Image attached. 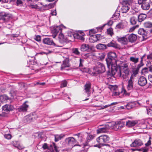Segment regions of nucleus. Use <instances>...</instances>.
<instances>
[{
    "label": "nucleus",
    "instance_id": "6",
    "mask_svg": "<svg viewBox=\"0 0 152 152\" xmlns=\"http://www.w3.org/2000/svg\"><path fill=\"white\" fill-rule=\"evenodd\" d=\"M152 5V2L151 0H145L141 5L142 9L144 10L149 9L151 5Z\"/></svg>",
    "mask_w": 152,
    "mask_h": 152
},
{
    "label": "nucleus",
    "instance_id": "1",
    "mask_svg": "<svg viewBox=\"0 0 152 152\" xmlns=\"http://www.w3.org/2000/svg\"><path fill=\"white\" fill-rule=\"evenodd\" d=\"M109 137L107 135L103 134L99 136L96 139V141L99 144L98 145L97 147L100 148L101 145H109L108 144H106V143L109 142Z\"/></svg>",
    "mask_w": 152,
    "mask_h": 152
},
{
    "label": "nucleus",
    "instance_id": "64",
    "mask_svg": "<svg viewBox=\"0 0 152 152\" xmlns=\"http://www.w3.org/2000/svg\"><path fill=\"white\" fill-rule=\"evenodd\" d=\"M148 148H145L142 149V152H148Z\"/></svg>",
    "mask_w": 152,
    "mask_h": 152
},
{
    "label": "nucleus",
    "instance_id": "10",
    "mask_svg": "<svg viewBox=\"0 0 152 152\" xmlns=\"http://www.w3.org/2000/svg\"><path fill=\"white\" fill-rule=\"evenodd\" d=\"M43 43L47 45H53L55 47H56V44L54 43L53 40L49 38H46L43 39Z\"/></svg>",
    "mask_w": 152,
    "mask_h": 152
},
{
    "label": "nucleus",
    "instance_id": "55",
    "mask_svg": "<svg viewBox=\"0 0 152 152\" xmlns=\"http://www.w3.org/2000/svg\"><path fill=\"white\" fill-rule=\"evenodd\" d=\"M73 53L77 55H79L80 53L78 49L77 48H75L73 50Z\"/></svg>",
    "mask_w": 152,
    "mask_h": 152
},
{
    "label": "nucleus",
    "instance_id": "35",
    "mask_svg": "<svg viewBox=\"0 0 152 152\" xmlns=\"http://www.w3.org/2000/svg\"><path fill=\"white\" fill-rule=\"evenodd\" d=\"M137 123V121H128L126 122V126L129 127L133 126L135 125Z\"/></svg>",
    "mask_w": 152,
    "mask_h": 152
},
{
    "label": "nucleus",
    "instance_id": "28",
    "mask_svg": "<svg viewBox=\"0 0 152 152\" xmlns=\"http://www.w3.org/2000/svg\"><path fill=\"white\" fill-rule=\"evenodd\" d=\"M147 31L143 28H140L138 31V34L142 35V37L144 38V37H146L147 34Z\"/></svg>",
    "mask_w": 152,
    "mask_h": 152
},
{
    "label": "nucleus",
    "instance_id": "58",
    "mask_svg": "<svg viewBox=\"0 0 152 152\" xmlns=\"http://www.w3.org/2000/svg\"><path fill=\"white\" fill-rule=\"evenodd\" d=\"M142 73H147L148 72V69L147 68H145L143 69L142 70Z\"/></svg>",
    "mask_w": 152,
    "mask_h": 152
},
{
    "label": "nucleus",
    "instance_id": "21",
    "mask_svg": "<svg viewBox=\"0 0 152 152\" xmlns=\"http://www.w3.org/2000/svg\"><path fill=\"white\" fill-rule=\"evenodd\" d=\"M27 102V101L25 102L22 105L18 108L19 111L20 112H25L27 111L28 107V105L26 104Z\"/></svg>",
    "mask_w": 152,
    "mask_h": 152
},
{
    "label": "nucleus",
    "instance_id": "39",
    "mask_svg": "<svg viewBox=\"0 0 152 152\" xmlns=\"http://www.w3.org/2000/svg\"><path fill=\"white\" fill-rule=\"evenodd\" d=\"M119 12H118L116 11L115 13L112 16V18H114V20H115L117 19L120 16L119 13H118Z\"/></svg>",
    "mask_w": 152,
    "mask_h": 152
},
{
    "label": "nucleus",
    "instance_id": "9",
    "mask_svg": "<svg viewBox=\"0 0 152 152\" xmlns=\"http://www.w3.org/2000/svg\"><path fill=\"white\" fill-rule=\"evenodd\" d=\"M91 86V83L89 82H87L84 86L85 92L87 94L88 97L90 96Z\"/></svg>",
    "mask_w": 152,
    "mask_h": 152
},
{
    "label": "nucleus",
    "instance_id": "25",
    "mask_svg": "<svg viewBox=\"0 0 152 152\" xmlns=\"http://www.w3.org/2000/svg\"><path fill=\"white\" fill-rule=\"evenodd\" d=\"M129 7L128 4H123L121 11L123 13H126L129 10Z\"/></svg>",
    "mask_w": 152,
    "mask_h": 152
},
{
    "label": "nucleus",
    "instance_id": "60",
    "mask_svg": "<svg viewBox=\"0 0 152 152\" xmlns=\"http://www.w3.org/2000/svg\"><path fill=\"white\" fill-rule=\"evenodd\" d=\"M51 13L53 15H56V10H52Z\"/></svg>",
    "mask_w": 152,
    "mask_h": 152
},
{
    "label": "nucleus",
    "instance_id": "15",
    "mask_svg": "<svg viewBox=\"0 0 152 152\" xmlns=\"http://www.w3.org/2000/svg\"><path fill=\"white\" fill-rule=\"evenodd\" d=\"M12 98L8 97L6 94L2 95H0V102L2 103L6 102L8 100Z\"/></svg>",
    "mask_w": 152,
    "mask_h": 152
},
{
    "label": "nucleus",
    "instance_id": "47",
    "mask_svg": "<svg viewBox=\"0 0 152 152\" xmlns=\"http://www.w3.org/2000/svg\"><path fill=\"white\" fill-rule=\"evenodd\" d=\"M12 23L10 22H6V27L10 29L12 27Z\"/></svg>",
    "mask_w": 152,
    "mask_h": 152
},
{
    "label": "nucleus",
    "instance_id": "46",
    "mask_svg": "<svg viewBox=\"0 0 152 152\" xmlns=\"http://www.w3.org/2000/svg\"><path fill=\"white\" fill-rule=\"evenodd\" d=\"M128 64L127 63H123L121 65V68L123 69L128 68Z\"/></svg>",
    "mask_w": 152,
    "mask_h": 152
},
{
    "label": "nucleus",
    "instance_id": "19",
    "mask_svg": "<svg viewBox=\"0 0 152 152\" xmlns=\"http://www.w3.org/2000/svg\"><path fill=\"white\" fill-rule=\"evenodd\" d=\"M66 142H67L69 145H72L77 142L76 140L72 137H69L66 138Z\"/></svg>",
    "mask_w": 152,
    "mask_h": 152
},
{
    "label": "nucleus",
    "instance_id": "37",
    "mask_svg": "<svg viewBox=\"0 0 152 152\" xmlns=\"http://www.w3.org/2000/svg\"><path fill=\"white\" fill-rule=\"evenodd\" d=\"M107 46L109 47H112L114 48H117L118 47V45L117 43L115 42H111L109 43H108L106 45Z\"/></svg>",
    "mask_w": 152,
    "mask_h": 152
},
{
    "label": "nucleus",
    "instance_id": "11",
    "mask_svg": "<svg viewBox=\"0 0 152 152\" xmlns=\"http://www.w3.org/2000/svg\"><path fill=\"white\" fill-rule=\"evenodd\" d=\"M2 20L4 22H7L12 18L11 14L8 13L2 12Z\"/></svg>",
    "mask_w": 152,
    "mask_h": 152
},
{
    "label": "nucleus",
    "instance_id": "14",
    "mask_svg": "<svg viewBox=\"0 0 152 152\" xmlns=\"http://www.w3.org/2000/svg\"><path fill=\"white\" fill-rule=\"evenodd\" d=\"M33 114H30L25 117L24 121L26 123H29L35 118V117Z\"/></svg>",
    "mask_w": 152,
    "mask_h": 152
},
{
    "label": "nucleus",
    "instance_id": "41",
    "mask_svg": "<svg viewBox=\"0 0 152 152\" xmlns=\"http://www.w3.org/2000/svg\"><path fill=\"white\" fill-rule=\"evenodd\" d=\"M109 88L113 92L118 90V87L116 86H110Z\"/></svg>",
    "mask_w": 152,
    "mask_h": 152
},
{
    "label": "nucleus",
    "instance_id": "57",
    "mask_svg": "<svg viewBox=\"0 0 152 152\" xmlns=\"http://www.w3.org/2000/svg\"><path fill=\"white\" fill-rule=\"evenodd\" d=\"M151 139V137H150L149 138V140L148 141V142L146 143L145 144V145L146 146H149V145H151V142L150 140Z\"/></svg>",
    "mask_w": 152,
    "mask_h": 152
},
{
    "label": "nucleus",
    "instance_id": "2",
    "mask_svg": "<svg viewBox=\"0 0 152 152\" xmlns=\"http://www.w3.org/2000/svg\"><path fill=\"white\" fill-rule=\"evenodd\" d=\"M105 70L104 64L100 62H97L95 66L93 68L94 72L96 74L103 73Z\"/></svg>",
    "mask_w": 152,
    "mask_h": 152
},
{
    "label": "nucleus",
    "instance_id": "51",
    "mask_svg": "<svg viewBox=\"0 0 152 152\" xmlns=\"http://www.w3.org/2000/svg\"><path fill=\"white\" fill-rule=\"evenodd\" d=\"M4 136L5 138L7 139H10L11 138V136L10 134H5Z\"/></svg>",
    "mask_w": 152,
    "mask_h": 152
},
{
    "label": "nucleus",
    "instance_id": "3",
    "mask_svg": "<svg viewBox=\"0 0 152 152\" xmlns=\"http://www.w3.org/2000/svg\"><path fill=\"white\" fill-rule=\"evenodd\" d=\"M110 69V68L111 69V71L110 72V71L107 72V75H108L110 76H113L115 74H117V75L118 77H121L122 75L121 71L120 70V69H118H118L115 67V66L113 64H111L110 67H108Z\"/></svg>",
    "mask_w": 152,
    "mask_h": 152
},
{
    "label": "nucleus",
    "instance_id": "56",
    "mask_svg": "<svg viewBox=\"0 0 152 152\" xmlns=\"http://www.w3.org/2000/svg\"><path fill=\"white\" fill-rule=\"evenodd\" d=\"M147 58L149 60H152V52L147 56Z\"/></svg>",
    "mask_w": 152,
    "mask_h": 152
},
{
    "label": "nucleus",
    "instance_id": "20",
    "mask_svg": "<svg viewBox=\"0 0 152 152\" xmlns=\"http://www.w3.org/2000/svg\"><path fill=\"white\" fill-rule=\"evenodd\" d=\"M143 143L140 139H136L131 145V147H137L142 145Z\"/></svg>",
    "mask_w": 152,
    "mask_h": 152
},
{
    "label": "nucleus",
    "instance_id": "7",
    "mask_svg": "<svg viewBox=\"0 0 152 152\" xmlns=\"http://www.w3.org/2000/svg\"><path fill=\"white\" fill-rule=\"evenodd\" d=\"M62 29L60 26H57L56 27H54L53 29L51 31L52 36L53 38H55L57 34L59 33H61Z\"/></svg>",
    "mask_w": 152,
    "mask_h": 152
},
{
    "label": "nucleus",
    "instance_id": "54",
    "mask_svg": "<svg viewBox=\"0 0 152 152\" xmlns=\"http://www.w3.org/2000/svg\"><path fill=\"white\" fill-rule=\"evenodd\" d=\"M34 39L36 41L39 42L41 39V37L39 35H37L34 38Z\"/></svg>",
    "mask_w": 152,
    "mask_h": 152
},
{
    "label": "nucleus",
    "instance_id": "26",
    "mask_svg": "<svg viewBox=\"0 0 152 152\" xmlns=\"http://www.w3.org/2000/svg\"><path fill=\"white\" fill-rule=\"evenodd\" d=\"M117 40L119 42L124 45L126 44L128 42L127 39L126 37H118Z\"/></svg>",
    "mask_w": 152,
    "mask_h": 152
},
{
    "label": "nucleus",
    "instance_id": "45",
    "mask_svg": "<svg viewBox=\"0 0 152 152\" xmlns=\"http://www.w3.org/2000/svg\"><path fill=\"white\" fill-rule=\"evenodd\" d=\"M94 137V136L91 135H88L86 138L87 142H89L90 140H92Z\"/></svg>",
    "mask_w": 152,
    "mask_h": 152
},
{
    "label": "nucleus",
    "instance_id": "29",
    "mask_svg": "<svg viewBox=\"0 0 152 152\" xmlns=\"http://www.w3.org/2000/svg\"><path fill=\"white\" fill-rule=\"evenodd\" d=\"M128 39L130 42H134L137 39V36L134 34H131L129 35Z\"/></svg>",
    "mask_w": 152,
    "mask_h": 152
},
{
    "label": "nucleus",
    "instance_id": "49",
    "mask_svg": "<svg viewBox=\"0 0 152 152\" xmlns=\"http://www.w3.org/2000/svg\"><path fill=\"white\" fill-rule=\"evenodd\" d=\"M67 84V81L66 80L62 81L61 84V87H64L66 86Z\"/></svg>",
    "mask_w": 152,
    "mask_h": 152
},
{
    "label": "nucleus",
    "instance_id": "62",
    "mask_svg": "<svg viewBox=\"0 0 152 152\" xmlns=\"http://www.w3.org/2000/svg\"><path fill=\"white\" fill-rule=\"evenodd\" d=\"M145 0H138V4H142L143 3L144 1H145Z\"/></svg>",
    "mask_w": 152,
    "mask_h": 152
},
{
    "label": "nucleus",
    "instance_id": "34",
    "mask_svg": "<svg viewBox=\"0 0 152 152\" xmlns=\"http://www.w3.org/2000/svg\"><path fill=\"white\" fill-rule=\"evenodd\" d=\"M96 48L98 49L102 50L106 49L107 48V45H106L99 44H97L96 46Z\"/></svg>",
    "mask_w": 152,
    "mask_h": 152
},
{
    "label": "nucleus",
    "instance_id": "52",
    "mask_svg": "<svg viewBox=\"0 0 152 152\" xmlns=\"http://www.w3.org/2000/svg\"><path fill=\"white\" fill-rule=\"evenodd\" d=\"M138 69H136L133 71L132 74L136 76V75L138 73Z\"/></svg>",
    "mask_w": 152,
    "mask_h": 152
},
{
    "label": "nucleus",
    "instance_id": "18",
    "mask_svg": "<svg viewBox=\"0 0 152 152\" xmlns=\"http://www.w3.org/2000/svg\"><path fill=\"white\" fill-rule=\"evenodd\" d=\"M69 60L68 59H66L63 61V63L61 65V70L65 69L66 67H68L69 66Z\"/></svg>",
    "mask_w": 152,
    "mask_h": 152
},
{
    "label": "nucleus",
    "instance_id": "36",
    "mask_svg": "<svg viewBox=\"0 0 152 152\" xmlns=\"http://www.w3.org/2000/svg\"><path fill=\"white\" fill-rule=\"evenodd\" d=\"M139 58L136 57L135 56H131L130 57V61L134 64H136L138 62Z\"/></svg>",
    "mask_w": 152,
    "mask_h": 152
},
{
    "label": "nucleus",
    "instance_id": "33",
    "mask_svg": "<svg viewBox=\"0 0 152 152\" xmlns=\"http://www.w3.org/2000/svg\"><path fill=\"white\" fill-rule=\"evenodd\" d=\"M89 49V45L88 44H84L81 45L80 48V50L82 51H85Z\"/></svg>",
    "mask_w": 152,
    "mask_h": 152
},
{
    "label": "nucleus",
    "instance_id": "42",
    "mask_svg": "<svg viewBox=\"0 0 152 152\" xmlns=\"http://www.w3.org/2000/svg\"><path fill=\"white\" fill-rule=\"evenodd\" d=\"M107 34L112 36L114 34L113 29L112 28L108 29L107 31Z\"/></svg>",
    "mask_w": 152,
    "mask_h": 152
},
{
    "label": "nucleus",
    "instance_id": "24",
    "mask_svg": "<svg viewBox=\"0 0 152 152\" xmlns=\"http://www.w3.org/2000/svg\"><path fill=\"white\" fill-rule=\"evenodd\" d=\"M125 124V122L122 121H118L116 122L115 127L118 129H120L123 127Z\"/></svg>",
    "mask_w": 152,
    "mask_h": 152
},
{
    "label": "nucleus",
    "instance_id": "59",
    "mask_svg": "<svg viewBox=\"0 0 152 152\" xmlns=\"http://www.w3.org/2000/svg\"><path fill=\"white\" fill-rule=\"evenodd\" d=\"M136 76L134 75L133 74H132L130 77V79L128 80H131L132 81L134 82V78Z\"/></svg>",
    "mask_w": 152,
    "mask_h": 152
},
{
    "label": "nucleus",
    "instance_id": "16",
    "mask_svg": "<svg viewBox=\"0 0 152 152\" xmlns=\"http://www.w3.org/2000/svg\"><path fill=\"white\" fill-rule=\"evenodd\" d=\"M121 77L123 79H126V77H128L129 76V70L128 68L123 69L122 71Z\"/></svg>",
    "mask_w": 152,
    "mask_h": 152
},
{
    "label": "nucleus",
    "instance_id": "32",
    "mask_svg": "<svg viewBox=\"0 0 152 152\" xmlns=\"http://www.w3.org/2000/svg\"><path fill=\"white\" fill-rule=\"evenodd\" d=\"M73 36L74 38L80 39L82 41H84L85 39L83 34L81 35L78 33H76L74 34Z\"/></svg>",
    "mask_w": 152,
    "mask_h": 152
},
{
    "label": "nucleus",
    "instance_id": "22",
    "mask_svg": "<svg viewBox=\"0 0 152 152\" xmlns=\"http://www.w3.org/2000/svg\"><path fill=\"white\" fill-rule=\"evenodd\" d=\"M127 24V22L125 21H122L119 23L116 26L115 28L117 29H122L124 28Z\"/></svg>",
    "mask_w": 152,
    "mask_h": 152
},
{
    "label": "nucleus",
    "instance_id": "13",
    "mask_svg": "<svg viewBox=\"0 0 152 152\" xmlns=\"http://www.w3.org/2000/svg\"><path fill=\"white\" fill-rule=\"evenodd\" d=\"M3 111L6 112H9L13 110L14 108L13 105L10 104H6L2 107Z\"/></svg>",
    "mask_w": 152,
    "mask_h": 152
},
{
    "label": "nucleus",
    "instance_id": "44",
    "mask_svg": "<svg viewBox=\"0 0 152 152\" xmlns=\"http://www.w3.org/2000/svg\"><path fill=\"white\" fill-rule=\"evenodd\" d=\"M147 114L149 115L152 116V107L146 108Z\"/></svg>",
    "mask_w": 152,
    "mask_h": 152
},
{
    "label": "nucleus",
    "instance_id": "23",
    "mask_svg": "<svg viewBox=\"0 0 152 152\" xmlns=\"http://www.w3.org/2000/svg\"><path fill=\"white\" fill-rule=\"evenodd\" d=\"M97 132L98 133H106L108 132V128L107 126L105 125L99 128Z\"/></svg>",
    "mask_w": 152,
    "mask_h": 152
},
{
    "label": "nucleus",
    "instance_id": "63",
    "mask_svg": "<svg viewBox=\"0 0 152 152\" xmlns=\"http://www.w3.org/2000/svg\"><path fill=\"white\" fill-rule=\"evenodd\" d=\"M15 147L17 148L19 150H21L23 148L21 146L19 145L17 146H15Z\"/></svg>",
    "mask_w": 152,
    "mask_h": 152
},
{
    "label": "nucleus",
    "instance_id": "31",
    "mask_svg": "<svg viewBox=\"0 0 152 152\" xmlns=\"http://www.w3.org/2000/svg\"><path fill=\"white\" fill-rule=\"evenodd\" d=\"M138 19L136 17L132 16L130 18V22L131 24L132 25H135L137 22Z\"/></svg>",
    "mask_w": 152,
    "mask_h": 152
},
{
    "label": "nucleus",
    "instance_id": "61",
    "mask_svg": "<svg viewBox=\"0 0 152 152\" xmlns=\"http://www.w3.org/2000/svg\"><path fill=\"white\" fill-rule=\"evenodd\" d=\"M110 106V104H109L108 105H106L105 106H101V108H100V109H103L104 108H106L108 107H109Z\"/></svg>",
    "mask_w": 152,
    "mask_h": 152
},
{
    "label": "nucleus",
    "instance_id": "4",
    "mask_svg": "<svg viewBox=\"0 0 152 152\" xmlns=\"http://www.w3.org/2000/svg\"><path fill=\"white\" fill-rule=\"evenodd\" d=\"M107 56L108 58L106 60L107 67H110L111 64H113V62L115 61L116 55L114 52H110L108 53Z\"/></svg>",
    "mask_w": 152,
    "mask_h": 152
},
{
    "label": "nucleus",
    "instance_id": "43",
    "mask_svg": "<svg viewBox=\"0 0 152 152\" xmlns=\"http://www.w3.org/2000/svg\"><path fill=\"white\" fill-rule=\"evenodd\" d=\"M147 65L149 68L150 71L152 72V61L151 62L150 61H147Z\"/></svg>",
    "mask_w": 152,
    "mask_h": 152
},
{
    "label": "nucleus",
    "instance_id": "38",
    "mask_svg": "<svg viewBox=\"0 0 152 152\" xmlns=\"http://www.w3.org/2000/svg\"><path fill=\"white\" fill-rule=\"evenodd\" d=\"M144 26L147 28H150L152 27V23L150 22H145L144 24Z\"/></svg>",
    "mask_w": 152,
    "mask_h": 152
},
{
    "label": "nucleus",
    "instance_id": "27",
    "mask_svg": "<svg viewBox=\"0 0 152 152\" xmlns=\"http://www.w3.org/2000/svg\"><path fill=\"white\" fill-rule=\"evenodd\" d=\"M147 17V15L145 14L141 13L138 16V20L141 22L144 21Z\"/></svg>",
    "mask_w": 152,
    "mask_h": 152
},
{
    "label": "nucleus",
    "instance_id": "50",
    "mask_svg": "<svg viewBox=\"0 0 152 152\" xmlns=\"http://www.w3.org/2000/svg\"><path fill=\"white\" fill-rule=\"evenodd\" d=\"M42 147L44 149H49V147L48 146V144L46 143H44L43 144Z\"/></svg>",
    "mask_w": 152,
    "mask_h": 152
},
{
    "label": "nucleus",
    "instance_id": "5",
    "mask_svg": "<svg viewBox=\"0 0 152 152\" xmlns=\"http://www.w3.org/2000/svg\"><path fill=\"white\" fill-rule=\"evenodd\" d=\"M58 37L59 44H56V47H61L66 43L67 39L61 33L59 34Z\"/></svg>",
    "mask_w": 152,
    "mask_h": 152
},
{
    "label": "nucleus",
    "instance_id": "8",
    "mask_svg": "<svg viewBox=\"0 0 152 152\" xmlns=\"http://www.w3.org/2000/svg\"><path fill=\"white\" fill-rule=\"evenodd\" d=\"M121 93H122L125 96H129L130 94L129 92H127L126 89L123 88L121 92H119L118 90H117L113 92L112 95L118 96Z\"/></svg>",
    "mask_w": 152,
    "mask_h": 152
},
{
    "label": "nucleus",
    "instance_id": "30",
    "mask_svg": "<svg viewBox=\"0 0 152 152\" xmlns=\"http://www.w3.org/2000/svg\"><path fill=\"white\" fill-rule=\"evenodd\" d=\"M135 106V104L134 102H130L128 103L125 106V108L128 110L130 109Z\"/></svg>",
    "mask_w": 152,
    "mask_h": 152
},
{
    "label": "nucleus",
    "instance_id": "53",
    "mask_svg": "<svg viewBox=\"0 0 152 152\" xmlns=\"http://www.w3.org/2000/svg\"><path fill=\"white\" fill-rule=\"evenodd\" d=\"M100 35L99 34H97L96 35H93V37L94 38H96V40H95L94 41H96L97 40L99 39V38L100 37Z\"/></svg>",
    "mask_w": 152,
    "mask_h": 152
},
{
    "label": "nucleus",
    "instance_id": "17",
    "mask_svg": "<svg viewBox=\"0 0 152 152\" xmlns=\"http://www.w3.org/2000/svg\"><path fill=\"white\" fill-rule=\"evenodd\" d=\"M134 82L132 81L131 80H128L127 82V85L126 86V89L127 91L130 92L133 90L134 89Z\"/></svg>",
    "mask_w": 152,
    "mask_h": 152
},
{
    "label": "nucleus",
    "instance_id": "40",
    "mask_svg": "<svg viewBox=\"0 0 152 152\" xmlns=\"http://www.w3.org/2000/svg\"><path fill=\"white\" fill-rule=\"evenodd\" d=\"M64 136H61L60 135H56L55 136V142H57L58 141L61 140V138H63Z\"/></svg>",
    "mask_w": 152,
    "mask_h": 152
},
{
    "label": "nucleus",
    "instance_id": "12",
    "mask_svg": "<svg viewBox=\"0 0 152 152\" xmlns=\"http://www.w3.org/2000/svg\"><path fill=\"white\" fill-rule=\"evenodd\" d=\"M138 83L141 86H145L147 83V80L144 76L140 77L138 79Z\"/></svg>",
    "mask_w": 152,
    "mask_h": 152
},
{
    "label": "nucleus",
    "instance_id": "48",
    "mask_svg": "<svg viewBox=\"0 0 152 152\" xmlns=\"http://www.w3.org/2000/svg\"><path fill=\"white\" fill-rule=\"evenodd\" d=\"M16 2L17 6H21L23 4V2L21 0H16Z\"/></svg>",
    "mask_w": 152,
    "mask_h": 152
}]
</instances>
